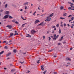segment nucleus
I'll use <instances>...</instances> for the list:
<instances>
[{
    "label": "nucleus",
    "instance_id": "obj_47",
    "mask_svg": "<svg viewBox=\"0 0 74 74\" xmlns=\"http://www.w3.org/2000/svg\"><path fill=\"white\" fill-rule=\"evenodd\" d=\"M67 64H70V63L68 62L67 63Z\"/></svg>",
    "mask_w": 74,
    "mask_h": 74
},
{
    "label": "nucleus",
    "instance_id": "obj_10",
    "mask_svg": "<svg viewBox=\"0 0 74 74\" xmlns=\"http://www.w3.org/2000/svg\"><path fill=\"white\" fill-rule=\"evenodd\" d=\"M9 13L10 12L9 11H7L5 13V14H9Z\"/></svg>",
    "mask_w": 74,
    "mask_h": 74
},
{
    "label": "nucleus",
    "instance_id": "obj_17",
    "mask_svg": "<svg viewBox=\"0 0 74 74\" xmlns=\"http://www.w3.org/2000/svg\"><path fill=\"white\" fill-rule=\"evenodd\" d=\"M41 68L42 70H44V67H43V66H41Z\"/></svg>",
    "mask_w": 74,
    "mask_h": 74
},
{
    "label": "nucleus",
    "instance_id": "obj_52",
    "mask_svg": "<svg viewBox=\"0 0 74 74\" xmlns=\"http://www.w3.org/2000/svg\"><path fill=\"white\" fill-rule=\"evenodd\" d=\"M23 20H24V21L26 20V19H24V18H23Z\"/></svg>",
    "mask_w": 74,
    "mask_h": 74
},
{
    "label": "nucleus",
    "instance_id": "obj_61",
    "mask_svg": "<svg viewBox=\"0 0 74 74\" xmlns=\"http://www.w3.org/2000/svg\"><path fill=\"white\" fill-rule=\"evenodd\" d=\"M0 12H3V10H0Z\"/></svg>",
    "mask_w": 74,
    "mask_h": 74
},
{
    "label": "nucleus",
    "instance_id": "obj_24",
    "mask_svg": "<svg viewBox=\"0 0 74 74\" xmlns=\"http://www.w3.org/2000/svg\"><path fill=\"white\" fill-rule=\"evenodd\" d=\"M74 26V24H73L72 25V26H71V28H72V29H73V27Z\"/></svg>",
    "mask_w": 74,
    "mask_h": 74
},
{
    "label": "nucleus",
    "instance_id": "obj_22",
    "mask_svg": "<svg viewBox=\"0 0 74 74\" xmlns=\"http://www.w3.org/2000/svg\"><path fill=\"white\" fill-rule=\"evenodd\" d=\"M67 15V14L66 13H64L63 14L64 16H66Z\"/></svg>",
    "mask_w": 74,
    "mask_h": 74
},
{
    "label": "nucleus",
    "instance_id": "obj_26",
    "mask_svg": "<svg viewBox=\"0 0 74 74\" xmlns=\"http://www.w3.org/2000/svg\"><path fill=\"white\" fill-rule=\"evenodd\" d=\"M5 8H6L7 7V6H8V4H6L5 5Z\"/></svg>",
    "mask_w": 74,
    "mask_h": 74
},
{
    "label": "nucleus",
    "instance_id": "obj_25",
    "mask_svg": "<svg viewBox=\"0 0 74 74\" xmlns=\"http://www.w3.org/2000/svg\"><path fill=\"white\" fill-rule=\"evenodd\" d=\"M14 71H15V69H13L11 70V72H14Z\"/></svg>",
    "mask_w": 74,
    "mask_h": 74
},
{
    "label": "nucleus",
    "instance_id": "obj_58",
    "mask_svg": "<svg viewBox=\"0 0 74 74\" xmlns=\"http://www.w3.org/2000/svg\"><path fill=\"white\" fill-rule=\"evenodd\" d=\"M61 44H60V43H59L58 44V45H60Z\"/></svg>",
    "mask_w": 74,
    "mask_h": 74
},
{
    "label": "nucleus",
    "instance_id": "obj_41",
    "mask_svg": "<svg viewBox=\"0 0 74 74\" xmlns=\"http://www.w3.org/2000/svg\"><path fill=\"white\" fill-rule=\"evenodd\" d=\"M5 49H8V47L7 46H5Z\"/></svg>",
    "mask_w": 74,
    "mask_h": 74
},
{
    "label": "nucleus",
    "instance_id": "obj_23",
    "mask_svg": "<svg viewBox=\"0 0 74 74\" xmlns=\"http://www.w3.org/2000/svg\"><path fill=\"white\" fill-rule=\"evenodd\" d=\"M13 35H14V34L13 33H11L10 34V36H12Z\"/></svg>",
    "mask_w": 74,
    "mask_h": 74
},
{
    "label": "nucleus",
    "instance_id": "obj_33",
    "mask_svg": "<svg viewBox=\"0 0 74 74\" xmlns=\"http://www.w3.org/2000/svg\"><path fill=\"white\" fill-rule=\"evenodd\" d=\"M25 24H26L25 23V24H23L22 25V26L23 27H24V26H25Z\"/></svg>",
    "mask_w": 74,
    "mask_h": 74
},
{
    "label": "nucleus",
    "instance_id": "obj_42",
    "mask_svg": "<svg viewBox=\"0 0 74 74\" xmlns=\"http://www.w3.org/2000/svg\"><path fill=\"white\" fill-rule=\"evenodd\" d=\"M51 38L50 37H49V41L50 40H51Z\"/></svg>",
    "mask_w": 74,
    "mask_h": 74
},
{
    "label": "nucleus",
    "instance_id": "obj_34",
    "mask_svg": "<svg viewBox=\"0 0 74 74\" xmlns=\"http://www.w3.org/2000/svg\"><path fill=\"white\" fill-rule=\"evenodd\" d=\"M23 63H24V62H21V61L20 62V63H21V64H22Z\"/></svg>",
    "mask_w": 74,
    "mask_h": 74
},
{
    "label": "nucleus",
    "instance_id": "obj_5",
    "mask_svg": "<svg viewBox=\"0 0 74 74\" xmlns=\"http://www.w3.org/2000/svg\"><path fill=\"white\" fill-rule=\"evenodd\" d=\"M40 22V21L39 20H37L35 21V24H36V23H37L38 22Z\"/></svg>",
    "mask_w": 74,
    "mask_h": 74
},
{
    "label": "nucleus",
    "instance_id": "obj_30",
    "mask_svg": "<svg viewBox=\"0 0 74 74\" xmlns=\"http://www.w3.org/2000/svg\"><path fill=\"white\" fill-rule=\"evenodd\" d=\"M59 24H58L57 25H56V27H59Z\"/></svg>",
    "mask_w": 74,
    "mask_h": 74
},
{
    "label": "nucleus",
    "instance_id": "obj_48",
    "mask_svg": "<svg viewBox=\"0 0 74 74\" xmlns=\"http://www.w3.org/2000/svg\"><path fill=\"white\" fill-rule=\"evenodd\" d=\"M53 28H55L56 27V26H54L52 27Z\"/></svg>",
    "mask_w": 74,
    "mask_h": 74
},
{
    "label": "nucleus",
    "instance_id": "obj_16",
    "mask_svg": "<svg viewBox=\"0 0 74 74\" xmlns=\"http://www.w3.org/2000/svg\"><path fill=\"white\" fill-rule=\"evenodd\" d=\"M13 52H14V53H16V52H17V50L16 49H14L13 50Z\"/></svg>",
    "mask_w": 74,
    "mask_h": 74
},
{
    "label": "nucleus",
    "instance_id": "obj_35",
    "mask_svg": "<svg viewBox=\"0 0 74 74\" xmlns=\"http://www.w3.org/2000/svg\"><path fill=\"white\" fill-rule=\"evenodd\" d=\"M59 35H57L56 36V38H58V37H59Z\"/></svg>",
    "mask_w": 74,
    "mask_h": 74
},
{
    "label": "nucleus",
    "instance_id": "obj_4",
    "mask_svg": "<svg viewBox=\"0 0 74 74\" xmlns=\"http://www.w3.org/2000/svg\"><path fill=\"white\" fill-rule=\"evenodd\" d=\"M56 34H54L53 35L54 38H53V40H56Z\"/></svg>",
    "mask_w": 74,
    "mask_h": 74
},
{
    "label": "nucleus",
    "instance_id": "obj_20",
    "mask_svg": "<svg viewBox=\"0 0 74 74\" xmlns=\"http://www.w3.org/2000/svg\"><path fill=\"white\" fill-rule=\"evenodd\" d=\"M4 51H3L1 52L0 53V55H1V54H3V53H4Z\"/></svg>",
    "mask_w": 74,
    "mask_h": 74
},
{
    "label": "nucleus",
    "instance_id": "obj_9",
    "mask_svg": "<svg viewBox=\"0 0 74 74\" xmlns=\"http://www.w3.org/2000/svg\"><path fill=\"white\" fill-rule=\"evenodd\" d=\"M44 25V22H42L41 23H40L38 25Z\"/></svg>",
    "mask_w": 74,
    "mask_h": 74
},
{
    "label": "nucleus",
    "instance_id": "obj_18",
    "mask_svg": "<svg viewBox=\"0 0 74 74\" xmlns=\"http://www.w3.org/2000/svg\"><path fill=\"white\" fill-rule=\"evenodd\" d=\"M53 13H52V14H50V15L49 16V17H52V16H53Z\"/></svg>",
    "mask_w": 74,
    "mask_h": 74
},
{
    "label": "nucleus",
    "instance_id": "obj_63",
    "mask_svg": "<svg viewBox=\"0 0 74 74\" xmlns=\"http://www.w3.org/2000/svg\"><path fill=\"white\" fill-rule=\"evenodd\" d=\"M53 57L56 58V56H53Z\"/></svg>",
    "mask_w": 74,
    "mask_h": 74
},
{
    "label": "nucleus",
    "instance_id": "obj_36",
    "mask_svg": "<svg viewBox=\"0 0 74 74\" xmlns=\"http://www.w3.org/2000/svg\"><path fill=\"white\" fill-rule=\"evenodd\" d=\"M47 72V71H45L44 72H43V74H45V73Z\"/></svg>",
    "mask_w": 74,
    "mask_h": 74
},
{
    "label": "nucleus",
    "instance_id": "obj_14",
    "mask_svg": "<svg viewBox=\"0 0 74 74\" xmlns=\"http://www.w3.org/2000/svg\"><path fill=\"white\" fill-rule=\"evenodd\" d=\"M63 36H62L61 38L60 39V41H62V39H63Z\"/></svg>",
    "mask_w": 74,
    "mask_h": 74
},
{
    "label": "nucleus",
    "instance_id": "obj_43",
    "mask_svg": "<svg viewBox=\"0 0 74 74\" xmlns=\"http://www.w3.org/2000/svg\"><path fill=\"white\" fill-rule=\"evenodd\" d=\"M45 14H42L41 16H44V15H45Z\"/></svg>",
    "mask_w": 74,
    "mask_h": 74
},
{
    "label": "nucleus",
    "instance_id": "obj_7",
    "mask_svg": "<svg viewBox=\"0 0 74 74\" xmlns=\"http://www.w3.org/2000/svg\"><path fill=\"white\" fill-rule=\"evenodd\" d=\"M28 4H29V2H26L25 3L23 4V5H28Z\"/></svg>",
    "mask_w": 74,
    "mask_h": 74
},
{
    "label": "nucleus",
    "instance_id": "obj_44",
    "mask_svg": "<svg viewBox=\"0 0 74 74\" xmlns=\"http://www.w3.org/2000/svg\"><path fill=\"white\" fill-rule=\"evenodd\" d=\"M66 26V23H64V26Z\"/></svg>",
    "mask_w": 74,
    "mask_h": 74
},
{
    "label": "nucleus",
    "instance_id": "obj_45",
    "mask_svg": "<svg viewBox=\"0 0 74 74\" xmlns=\"http://www.w3.org/2000/svg\"><path fill=\"white\" fill-rule=\"evenodd\" d=\"M18 33H16L14 34V36H16V35H18Z\"/></svg>",
    "mask_w": 74,
    "mask_h": 74
},
{
    "label": "nucleus",
    "instance_id": "obj_59",
    "mask_svg": "<svg viewBox=\"0 0 74 74\" xmlns=\"http://www.w3.org/2000/svg\"><path fill=\"white\" fill-rule=\"evenodd\" d=\"M67 26H68L69 27H70V25L69 24H67Z\"/></svg>",
    "mask_w": 74,
    "mask_h": 74
},
{
    "label": "nucleus",
    "instance_id": "obj_2",
    "mask_svg": "<svg viewBox=\"0 0 74 74\" xmlns=\"http://www.w3.org/2000/svg\"><path fill=\"white\" fill-rule=\"evenodd\" d=\"M51 18L50 17H48L45 20V22H48V21H51Z\"/></svg>",
    "mask_w": 74,
    "mask_h": 74
},
{
    "label": "nucleus",
    "instance_id": "obj_50",
    "mask_svg": "<svg viewBox=\"0 0 74 74\" xmlns=\"http://www.w3.org/2000/svg\"><path fill=\"white\" fill-rule=\"evenodd\" d=\"M6 43V41H3V43Z\"/></svg>",
    "mask_w": 74,
    "mask_h": 74
},
{
    "label": "nucleus",
    "instance_id": "obj_38",
    "mask_svg": "<svg viewBox=\"0 0 74 74\" xmlns=\"http://www.w3.org/2000/svg\"><path fill=\"white\" fill-rule=\"evenodd\" d=\"M70 6H71V7H72V8H74V7L73 5H70Z\"/></svg>",
    "mask_w": 74,
    "mask_h": 74
},
{
    "label": "nucleus",
    "instance_id": "obj_62",
    "mask_svg": "<svg viewBox=\"0 0 74 74\" xmlns=\"http://www.w3.org/2000/svg\"><path fill=\"white\" fill-rule=\"evenodd\" d=\"M54 30H56V28H55L54 29Z\"/></svg>",
    "mask_w": 74,
    "mask_h": 74
},
{
    "label": "nucleus",
    "instance_id": "obj_46",
    "mask_svg": "<svg viewBox=\"0 0 74 74\" xmlns=\"http://www.w3.org/2000/svg\"><path fill=\"white\" fill-rule=\"evenodd\" d=\"M15 23H16V24H18V22L16 21L15 22Z\"/></svg>",
    "mask_w": 74,
    "mask_h": 74
},
{
    "label": "nucleus",
    "instance_id": "obj_31",
    "mask_svg": "<svg viewBox=\"0 0 74 74\" xmlns=\"http://www.w3.org/2000/svg\"><path fill=\"white\" fill-rule=\"evenodd\" d=\"M72 16H72V15H69L68 16V18H70V17H72Z\"/></svg>",
    "mask_w": 74,
    "mask_h": 74
},
{
    "label": "nucleus",
    "instance_id": "obj_64",
    "mask_svg": "<svg viewBox=\"0 0 74 74\" xmlns=\"http://www.w3.org/2000/svg\"><path fill=\"white\" fill-rule=\"evenodd\" d=\"M12 21L13 22H15V21H14V20H13Z\"/></svg>",
    "mask_w": 74,
    "mask_h": 74
},
{
    "label": "nucleus",
    "instance_id": "obj_51",
    "mask_svg": "<svg viewBox=\"0 0 74 74\" xmlns=\"http://www.w3.org/2000/svg\"><path fill=\"white\" fill-rule=\"evenodd\" d=\"M23 55H26V52L23 53Z\"/></svg>",
    "mask_w": 74,
    "mask_h": 74
},
{
    "label": "nucleus",
    "instance_id": "obj_6",
    "mask_svg": "<svg viewBox=\"0 0 74 74\" xmlns=\"http://www.w3.org/2000/svg\"><path fill=\"white\" fill-rule=\"evenodd\" d=\"M7 27H8L9 29H11V28H12V26L10 25H8Z\"/></svg>",
    "mask_w": 74,
    "mask_h": 74
},
{
    "label": "nucleus",
    "instance_id": "obj_37",
    "mask_svg": "<svg viewBox=\"0 0 74 74\" xmlns=\"http://www.w3.org/2000/svg\"><path fill=\"white\" fill-rule=\"evenodd\" d=\"M25 10H26L27 9V6H25Z\"/></svg>",
    "mask_w": 74,
    "mask_h": 74
},
{
    "label": "nucleus",
    "instance_id": "obj_60",
    "mask_svg": "<svg viewBox=\"0 0 74 74\" xmlns=\"http://www.w3.org/2000/svg\"><path fill=\"white\" fill-rule=\"evenodd\" d=\"M21 18H22V19H23V17L22 16H21Z\"/></svg>",
    "mask_w": 74,
    "mask_h": 74
},
{
    "label": "nucleus",
    "instance_id": "obj_13",
    "mask_svg": "<svg viewBox=\"0 0 74 74\" xmlns=\"http://www.w3.org/2000/svg\"><path fill=\"white\" fill-rule=\"evenodd\" d=\"M40 60H39L37 61V63H40Z\"/></svg>",
    "mask_w": 74,
    "mask_h": 74
},
{
    "label": "nucleus",
    "instance_id": "obj_12",
    "mask_svg": "<svg viewBox=\"0 0 74 74\" xmlns=\"http://www.w3.org/2000/svg\"><path fill=\"white\" fill-rule=\"evenodd\" d=\"M11 54V53H8V54L6 56H9Z\"/></svg>",
    "mask_w": 74,
    "mask_h": 74
},
{
    "label": "nucleus",
    "instance_id": "obj_56",
    "mask_svg": "<svg viewBox=\"0 0 74 74\" xmlns=\"http://www.w3.org/2000/svg\"><path fill=\"white\" fill-rule=\"evenodd\" d=\"M23 11V10H22V9H21L20 10V11Z\"/></svg>",
    "mask_w": 74,
    "mask_h": 74
},
{
    "label": "nucleus",
    "instance_id": "obj_29",
    "mask_svg": "<svg viewBox=\"0 0 74 74\" xmlns=\"http://www.w3.org/2000/svg\"><path fill=\"white\" fill-rule=\"evenodd\" d=\"M60 19H65V18H62V17H60Z\"/></svg>",
    "mask_w": 74,
    "mask_h": 74
},
{
    "label": "nucleus",
    "instance_id": "obj_21",
    "mask_svg": "<svg viewBox=\"0 0 74 74\" xmlns=\"http://www.w3.org/2000/svg\"><path fill=\"white\" fill-rule=\"evenodd\" d=\"M74 19V17H72V18H71V21H73Z\"/></svg>",
    "mask_w": 74,
    "mask_h": 74
},
{
    "label": "nucleus",
    "instance_id": "obj_8",
    "mask_svg": "<svg viewBox=\"0 0 74 74\" xmlns=\"http://www.w3.org/2000/svg\"><path fill=\"white\" fill-rule=\"evenodd\" d=\"M26 36L27 37H31V36H30V35L29 34H26Z\"/></svg>",
    "mask_w": 74,
    "mask_h": 74
},
{
    "label": "nucleus",
    "instance_id": "obj_39",
    "mask_svg": "<svg viewBox=\"0 0 74 74\" xmlns=\"http://www.w3.org/2000/svg\"><path fill=\"white\" fill-rule=\"evenodd\" d=\"M40 6H39V7L38 8V9L39 10H40Z\"/></svg>",
    "mask_w": 74,
    "mask_h": 74
},
{
    "label": "nucleus",
    "instance_id": "obj_54",
    "mask_svg": "<svg viewBox=\"0 0 74 74\" xmlns=\"http://www.w3.org/2000/svg\"><path fill=\"white\" fill-rule=\"evenodd\" d=\"M63 44H66V42H63Z\"/></svg>",
    "mask_w": 74,
    "mask_h": 74
},
{
    "label": "nucleus",
    "instance_id": "obj_15",
    "mask_svg": "<svg viewBox=\"0 0 74 74\" xmlns=\"http://www.w3.org/2000/svg\"><path fill=\"white\" fill-rule=\"evenodd\" d=\"M68 10H73V8L71 7H69L68 8Z\"/></svg>",
    "mask_w": 74,
    "mask_h": 74
},
{
    "label": "nucleus",
    "instance_id": "obj_28",
    "mask_svg": "<svg viewBox=\"0 0 74 74\" xmlns=\"http://www.w3.org/2000/svg\"><path fill=\"white\" fill-rule=\"evenodd\" d=\"M63 8H64V7L63 6H61V7H60V8L61 10H62Z\"/></svg>",
    "mask_w": 74,
    "mask_h": 74
},
{
    "label": "nucleus",
    "instance_id": "obj_11",
    "mask_svg": "<svg viewBox=\"0 0 74 74\" xmlns=\"http://www.w3.org/2000/svg\"><path fill=\"white\" fill-rule=\"evenodd\" d=\"M66 60H69L70 61L71 60V59H70L69 58H66Z\"/></svg>",
    "mask_w": 74,
    "mask_h": 74
},
{
    "label": "nucleus",
    "instance_id": "obj_49",
    "mask_svg": "<svg viewBox=\"0 0 74 74\" xmlns=\"http://www.w3.org/2000/svg\"><path fill=\"white\" fill-rule=\"evenodd\" d=\"M61 27H63V25H62V24H61Z\"/></svg>",
    "mask_w": 74,
    "mask_h": 74
},
{
    "label": "nucleus",
    "instance_id": "obj_3",
    "mask_svg": "<svg viewBox=\"0 0 74 74\" xmlns=\"http://www.w3.org/2000/svg\"><path fill=\"white\" fill-rule=\"evenodd\" d=\"M8 18V15H6L5 16L3 19H7V18Z\"/></svg>",
    "mask_w": 74,
    "mask_h": 74
},
{
    "label": "nucleus",
    "instance_id": "obj_53",
    "mask_svg": "<svg viewBox=\"0 0 74 74\" xmlns=\"http://www.w3.org/2000/svg\"><path fill=\"white\" fill-rule=\"evenodd\" d=\"M73 49V48H71L70 49V50H72Z\"/></svg>",
    "mask_w": 74,
    "mask_h": 74
},
{
    "label": "nucleus",
    "instance_id": "obj_32",
    "mask_svg": "<svg viewBox=\"0 0 74 74\" xmlns=\"http://www.w3.org/2000/svg\"><path fill=\"white\" fill-rule=\"evenodd\" d=\"M52 50H49L48 52H52Z\"/></svg>",
    "mask_w": 74,
    "mask_h": 74
},
{
    "label": "nucleus",
    "instance_id": "obj_1",
    "mask_svg": "<svg viewBox=\"0 0 74 74\" xmlns=\"http://www.w3.org/2000/svg\"><path fill=\"white\" fill-rule=\"evenodd\" d=\"M36 33H37V32L34 29L33 30L31 31V34H34Z\"/></svg>",
    "mask_w": 74,
    "mask_h": 74
},
{
    "label": "nucleus",
    "instance_id": "obj_19",
    "mask_svg": "<svg viewBox=\"0 0 74 74\" xmlns=\"http://www.w3.org/2000/svg\"><path fill=\"white\" fill-rule=\"evenodd\" d=\"M58 32L59 33V34H60V33H61V29H59Z\"/></svg>",
    "mask_w": 74,
    "mask_h": 74
},
{
    "label": "nucleus",
    "instance_id": "obj_27",
    "mask_svg": "<svg viewBox=\"0 0 74 74\" xmlns=\"http://www.w3.org/2000/svg\"><path fill=\"white\" fill-rule=\"evenodd\" d=\"M9 18H10V19H11L12 18H12V17H11V16H9Z\"/></svg>",
    "mask_w": 74,
    "mask_h": 74
},
{
    "label": "nucleus",
    "instance_id": "obj_57",
    "mask_svg": "<svg viewBox=\"0 0 74 74\" xmlns=\"http://www.w3.org/2000/svg\"><path fill=\"white\" fill-rule=\"evenodd\" d=\"M12 42V40H10V41H9V42L10 43V42Z\"/></svg>",
    "mask_w": 74,
    "mask_h": 74
},
{
    "label": "nucleus",
    "instance_id": "obj_40",
    "mask_svg": "<svg viewBox=\"0 0 74 74\" xmlns=\"http://www.w3.org/2000/svg\"><path fill=\"white\" fill-rule=\"evenodd\" d=\"M45 36H43V40H44V39H45Z\"/></svg>",
    "mask_w": 74,
    "mask_h": 74
},
{
    "label": "nucleus",
    "instance_id": "obj_55",
    "mask_svg": "<svg viewBox=\"0 0 74 74\" xmlns=\"http://www.w3.org/2000/svg\"><path fill=\"white\" fill-rule=\"evenodd\" d=\"M4 70H6L7 69V68H4Z\"/></svg>",
    "mask_w": 74,
    "mask_h": 74
}]
</instances>
